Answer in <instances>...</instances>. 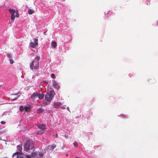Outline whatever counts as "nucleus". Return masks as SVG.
I'll use <instances>...</instances> for the list:
<instances>
[{
    "mask_svg": "<svg viewBox=\"0 0 158 158\" xmlns=\"http://www.w3.org/2000/svg\"><path fill=\"white\" fill-rule=\"evenodd\" d=\"M24 150L28 152H30V150H33L34 151L35 150L33 142L32 139H31L27 140L24 145Z\"/></svg>",
    "mask_w": 158,
    "mask_h": 158,
    "instance_id": "nucleus-1",
    "label": "nucleus"
},
{
    "mask_svg": "<svg viewBox=\"0 0 158 158\" xmlns=\"http://www.w3.org/2000/svg\"><path fill=\"white\" fill-rule=\"evenodd\" d=\"M40 59V56H37L33 60L30 65L31 69H38L39 67V60Z\"/></svg>",
    "mask_w": 158,
    "mask_h": 158,
    "instance_id": "nucleus-2",
    "label": "nucleus"
},
{
    "mask_svg": "<svg viewBox=\"0 0 158 158\" xmlns=\"http://www.w3.org/2000/svg\"><path fill=\"white\" fill-rule=\"evenodd\" d=\"M55 94L53 90H51L49 93H47L45 96V99L47 101L49 102L54 97Z\"/></svg>",
    "mask_w": 158,
    "mask_h": 158,
    "instance_id": "nucleus-3",
    "label": "nucleus"
},
{
    "mask_svg": "<svg viewBox=\"0 0 158 158\" xmlns=\"http://www.w3.org/2000/svg\"><path fill=\"white\" fill-rule=\"evenodd\" d=\"M10 13L11 14V19L14 20L15 19V17L18 18L19 16V12L18 10H9Z\"/></svg>",
    "mask_w": 158,
    "mask_h": 158,
    "instance_id": "nucleus-4",
    "label": "nucleus"
},
{
    "mask_svg": "<svg viewBox=\"0 0 158 158\" xmlns=\"http://www.w3.org/2000/svg\"><path fill=\"white\" fill-rule=\"evenodd\" d=\"M26 158H31L30 156L26 155ZM15 156L16 157L15 158H22L23 157L20 155V153L18 152H17L14 154L12 155V157L14 158Z\"/></svg>",
    "mask_w": 158,
    "mask_h": 158,
    "instance_id": "nucleus-5",
    "label": "nucleus"
},
{
    "mask_svg": "<svg viewBox=\"0 0 158 158\" xmlns=\"http://www.w3.org/2000/svg\"><path fill=\"white\" fill-rule=\"evenodd\" d=\"M34 42H31L30 43L29 45L32 48H35V47L38 44V40L36 39H34Z\"/></svg>",
    "mask_w": 158,
    "mask_h": 158,
    "instance_id": "nucleus-6",
    "label": "nucleus"
},
{
    "mask_svg": "<svg viewBox=\"0 0 158 158\" xmlns=\"http://www.w3.org/2000/svg\"><path fill=\"white\" fill-rule=\"evenodd\" d=\"M38 95H39L38 93L37 92H34L31 95V98L32 100H34L37 97H38Z\"/></svg>",
    "mask_w": 158,
    "mask_h": 158,
    "instance_id": "nucleus-7",
    "label": "nucleus"
},
{
    "mask_svg": "<svg viewBox=\"0 0 158 158\" xmlns=\"http://www.w3.org/2000/svg\"><path fill=\"white\" fill-rule=\"evenodd\" d=\"M61 105V103L60 102H55L54 103V107L56 108H58L59 106H60Z\"/></svg>",
    "mask_w": 158,
    "mask_h": 158,
    "instance_id": "nucleus-8",
    "label": "nucleus"
},
{
    "mask_svg": "<svg viewBox=\"0 0 158 158\" xmlns=\"http://www.w3.org/2000/svg\"><path fill=\"white\" fill-rule=\"evenodd\" d=\"M52 85L53 86L55 87V88L57 89V90H58L59 89V86L58 85V84L55 81H53V82Z\"/></svg>",
    "mask_w": 158,
    "mask_h": 158,
    "instance_id": "nucleus-9",
    "label": "nucleus"
},
{
    "mask_svg": "<svg viewBox=\"0 0 158 158\" xmlns=\"http://www.w3.org/2000/svg\"><path fill=\"white\" fill-rule=\"evenodd\" d=\"M38 127L40 129L44 130L46 129V126L45 124H40L38 126Z\"/></svg>",
    "mask_w": 158,
    "mask_h": 158,
    "instance_id": "nucleus-10",
    "label": "nucleus"
},
{
    "mask_svg": "<svg viewBox=\"0 0 158 158\" xmlns=\"http://www.w3.org/2000/svg\"><path fill=\"white\" fill-rule=\"evenodd\" d=\"M37 154V153L35 152H32L31 154V156L35 158H38L39 156Z\"/></svg>",
    "mask_w": 158,
    "mask_h": 158,
    "instance_id": "nucleus-11",
    "label": "nucleus"
},
{
    "mask_svg": "<svg viewBox=\"0 0 158 158\" xmlns=\"http://www.w3.org/2000/svg\"><path fill=\"white\" fill-rule=\"evenodd\" d=\"M44 94H39V95H38V97L39 99H42L44 98Z\"/></svg>",
    "mask_w": 158,
    "mask_h": 158,
    "instance_id": "nucleus-12",
    "label": "nucleus"
},
{
    "mask_svg": "<svg viewBox=\"0 0 158 158\" xmlns=\"http://www.w3.org/2000/svg\"><path fill=\"white\" fill-rule=\"evenodd\" d=\"M44 130L42 129H40L37 131V134H42L43 133H44Z\"/></svg>",
    "mask_w": 158,
    "mask_h": 158,
    "instance_id": "nucleus-13",
    "label": "nucleus"
},
{
    "mask_svg": "<svg viewBox=\"0 0 158 158\" xmlns=\"http://www.w3.org/2000/svg\"><path fill=\"white\" fill-rule=\"evenodd\" d=\"M17 148L20 152L22 153V147L20 145H18L17 146Z\"/></svg>",
    "mask_w": 158,
    "mask_h": 158,
    "instance_id": "nucleus-14",
    "label": "nucleus"
},
{
    "mask_svg": "<svg viewBox=\"0 0 158 158\" xmlns=\"http://www.w3.org/2000/svg\"><path fill=\"white\" fill-rule=\"evenodd\" d=\"M44 111V110L43 109H42L41 108H40L39 109H38L37 110V112L38 113H40L43 112Z\"/></svg>",
    "mask_w": 158,
    "mask_h": 158,
    "instance_id": "nucleus-15",
    "label": "nucleus"
},
{
    "mask_svg": "<svg viewBox=\"0 0 158 158\" xmlns=\"http://www.w3.org/2000/svg\"><path fill=\"white\" fill-rule=\"evenodd\" d=\"M52 45L54 48H55L56 46V44L55 42H52Z\"/></svg>",
    "mask_w": 158,
    "mask_h": 158,
    "instance_id": "nucleus-16",
    "label": "nucleus"
},
{
    "mask_svg": "<svg viewBox=\"0 0 158 158\" xmlns=\"http://www.w3.org/2000/svg\"><path fill=\"white\" fill-rule=\"evenodd\" d=\"M42 103L43 104L44 106L47 105L48 104V103L47 102L44 100L43 101Z\"/></svg>",
    "mask_w": 158,
    "mask_h": 158,
    "instance_id": "nucleus-17",
    "label": "nucleus"
},
{
    "mask_svg": "<svg viewBox=\"0 0 158 158\" xmlns=\"http://www.w3.org/2000/svg\"><path fill=\"white\" fill-rule=\"evenodd\" d=\"M24 108L23 106H20L19 107V110L20 111L22 112L24 110Z\"/></svg>",
    "mask_w": 158,
    "mask_h": 158,
    "instance_id": "nucleus-18",
    "label": "nucleus"
},
{
    "mask_svg": "<svg viewBox=\"0 0 158 158\" xmlns=\"http://www.w3.org/2000/svg\"><path fill=\"white\" fill-rule=\"evenodd\" d=\"M56 147V145L54 144H52V145L51 146V150H53Z\"/></svg>",
    "mask_w": 158,
    "mask_h": 158,
    "instance_id": "nucleus-19",
    "label": "nucleus"
},
{
    "mask_svg": "<svg viewBox=\"0 0 158 158\" xmlns=\"http://www.w3.org/2000/svg\"><path fill=\"white\" fill-rule=\"evenodd\" d=\"M24 109L25 110V111L26 112L28 111L30 109L29 107H28V106H25L24 107Z\"/></svg>",
    "mask_w": 158,
    "mask_h": 158,
    "instance_id": "nucleus-20",
    "label": "nucleus"
},
{
    "mask_svg": "<svg viewBox=\"0 0 158 158\" xmlns=\"http://www.w3.org/2000/svg\"><path fill=\"white\" fill-rule=\"evenodd\" d=\"M28 13L29 15H31L34 13V10H28Z\"/></svg>",
    "mask_w": 158,
    "mask_h": 158,
    "instance_id": "nucleus-21",
    "label": "nucleus"
},
{
    "mask_svg": "<svg viewBox=\"0 0 158 158\" xmlns=\"http://www.w3.org/2000/svg\"><path fill=\"white\" fill-rule=\"evenodd\" d=\"M53 79H55L56 78V76L54 73H52L51 75Z\"/></svg>",
    "mask_w": 158,
    "mask_h": 158,
    "instance_id": "nucleus-22",
    "label": "nucleus"
},
{
    "mask_svg": "<svg viewBox=\"0 0 158 158\" xmlns=\"http://www.w3.org/2000/svg\"><path fill=\"white\" fill-rule=\"evenodd\" d=\"M73 144L75 147H76L78 146V144L76 142H74Z\"/></svg>",
    "mask_w": 158,
    "mask_h": 158,
    "instance_id": "nucleus-23",
    "label": "nucleus"
},
{
    "mask_svg": "<svg viewBox=\"0 0 158 158\" xmlns=\"http://www.w3.org/2000/svg\"><path fill=\"white\" fill-rule=\"evenodd\" d=\"M39 155L40 157H42L43 156V154L41 152H39Z\"/></svg>",
    "mask_w": 158,
    "mask_h": 158,
    "instance_id": "nucleus-24",
    "label": "nucleus"
},
{
    "mask_svg": "<svg viewBox=\"0 0 158 158\" xmlns=\"http://www.w3.org/2000/svg\"><path fill=\"white\" fill-rule=\"evenodd\" d=\"M10 62L11 64H12L13 63V60L12 59H10Z\"/></svg>",
    "mask_w": 158,
    "mask_h": 158,
    "instance_id": "nucleus-25",
    "label": "nucleus"
},
{
    "mask_svg": "<svg viewBox=\"0 0 158 158\" xmlns=\"http://www.w3.org/2000/svg\"><path fill=\"white\" fill-rule=\"evenodd\" d=\"M1 123L2 124H5L6 123V122H4V121H2L1 122Z\"/></svg>",
    "mask_w": 158,
    "mask_h": 158,
    "instance_id": "nucleus-26",
    "label": "nucleus"
},
{
    "mask_svg": "<svg viewBox=\"0 0 158 158\" xmlns=\"http://www.w3.org/2000/svg\"><path fill=\"white\" fill-rule=\"evenodd\" d=\"M60 107H61V108H63V109H65V107H64V106H61Z\"/></svg>",
    "mask_w": 158,
    "mask_h": 158,
    "instance_id": "nucleus-27",
    "label": "nucleus"
},
{
    "mask_svg": "<svg viewBox=\"0 0 158 158\" xmlns=\"http://www.w3.org/2000/svg\"><path fill=\"white\" fill-rule=\"evenodd\" d=\"M8 57L9 58H11V56L10 54H8Z\"/></svg>",
    "mask_w": 158,
    "mask_h": 158,
    "instance_id": "nucleus-28",
    "label": "nucleus"
},
{
    "mask_svg": "<svg viewBox=\"0 0 158 158\" xmlns=\"http://www.w3.org/2000/svg\"><path fill=\"white\" fill-rule=\"evenodd\" d=\"M67 109L69 111V107H67Z\"/></svg>",
    "mask_w": 158,
    "mask_h": 158,
    "instance_id": "nucleus-29",
    "label": "nucleus"
},
{
    "mask_svg": "<svg viewBox=\"0 0 158 158\" xmlns=\"http://www.w3.org/2000/svg\"><path fill=\"white\" fill-rule=\"evenodd\" d=\"M56 137H57V136H58V135H57V134H56Z\"/></svg>",
    "mask_w": 158,
    "mask_h": 158,
    "instance_id": "nucleus-30",
    "label": "nucleus"
},
{
    "mask_svg": "<svg viewBox=\"0 0 158 158\" xmlns=\"http://www.w3.org/2000/svg\"><path fill=\"white\" fill-rule=\"evenodd\" d=\"M2 140L1 137V136H0V140Z\"/></svg>",
    "mask_w": 158,
    "mask_h": 158,
    "instance_id": "nucleus-31",
    "label": "nucleus"
},
{
    "mask_svg": "<svg viewBox=\"0 0 158 158\" xmlns=\"http://www.w3.org/2000/svg\"><path fill=\"white\" fill-rule=\"evenodd\" d=\"M9 10H14V9H10Z\"/></svg>",
    "mask_w": 158,
    "mask_h": 158,
    "instance_id": "nucleus-32",
    "label": "nucleus"
},
{
    "mask_svg": "<svg viewBox=\"0 0 158 158\" xmlns=\"http://www.w3.org/2000/svg\"><path fill=\"white\" fill-rule=\"evenodd\" d=\"M13 100H16V99H13Z\"/></svg>",
    "mask_w": 158,
    "mask_h": 158,
    "instance_id": "nucleus-33",
    "label": "nucleus"
},
{
    "mask_svg": "<svg viewBox=\"0 0 158 158\" xmlns=\"http://www.w3.org/2000/svg\"><path fill=\"white\" fill-rule=\"evenodd\" d=\"M2 133V132H0V134H1V133Z\"/></svg>",
    "mask_w": 158,
    "mask_h": 158,
    "instance_id": "nucleus-34",
    "label": "nucleus"
},
{
    "mask_svg": "<svg viewBox=\"0 0 158 158\" xmlns=\"http://www.w3.org/2000/svg\"><path fill=\"white\" fill-rule=\"evenodd\" d=\"M157 25H158V21L157 22Z\"/></svg>",
    "mask_w": 158,
    "mask_h": 158,
    "instance_id": "nucleus-35",
    "label": "nucleus"
}]
</instances>
